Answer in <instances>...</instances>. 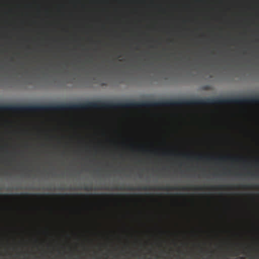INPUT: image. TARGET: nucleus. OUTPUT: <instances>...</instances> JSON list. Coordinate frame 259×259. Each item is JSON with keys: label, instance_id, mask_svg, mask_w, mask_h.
I'll use <instances>...</instances> for the list:
<instances>
[{"label": "nucleus", "instance_id": "obj_1", "mask_svg": "<svg viewBox=\"0 0 259 259\" xmlns=\"http://www.w3.org/2000/svg\"><path fill=\"white\" fill-rule=\"evenodd\" d=\"M193 106V99L179 100H164L160 101L131 102L126 103H113L101 101L86 102L83 103H62L41 105H0V111H50L79 110L90 109H118L135 108L141 107H157Z\"/></svg>", "mask_w": 259, "mask_h": 259}, {"label": "nucleus", "instance_id": "obj_2", "mask_svg": "<svg viewBox=\"0 0 259 259\" xmlns=\"http://www.w3.org/2000/svg\"><path fill=\"white\" fill-rule=\"evenodd\" d=\"M116 190H126L128 191H151V190H160V191H178V190H198L201 191L205 189L204 187L201 186H195L191 188H189L187 187H170V186H165V187H148L144 186L142 187H137L134 188L132 187H128L124 189L122 187L116 188Z\"/></svg>", "mask_w": 259, "mask_h": 259}, {"label": "nucleus", "instance_id": "obj_3", "mask_svg": "<svg viewBox=\"0 0 259 259\" xmlns=\"http://www.w3.org/2000/svg\"><path fill=\"white\" fill-rule=\"evenodd\" d=\"M230 159H231L232 160L235 161H238L240 159V158H232L230 156H223L219 157L218 159L221 161H226Z\"/></svg>", "mask_w": 259, "mask_h": 259}, {"label": "nucleus", "instance_id": "obj_4", "mask_svg": "<svg viewBox=\"0 0 259 259\" xmlns=\"http://www.w3.org/2000/svg\"><path fill=\"white\" fill-rule=\"evenodd\" d=\"M210 189L211 190H222L225 189V186H222V185H220V186H217V187L212 186V187H211L210 188Z\"/></svg>", "mask_w": 259, "mask_h": 259}, {"label": "nucleus", "instance_id": "obj_5", "mask_svg": "<svg viewBox=\"0 0 259 259\" xmlns=\"http://www.w3.org/2000/svg\"><path fill=\"white\" fill-rule=\"evenodd\" d=\"M183 156L184 157H186L187 159H190L191 158H192V156L191 155L189 154H183Z\"/></svg>", "mask_w": 259, "mask_h": 259}, {"label": "nucleus", "instance_id": "obj_6", "mask_svg": "<svg viewBox=\"0 0 259 259\" xmlns=\"http://www.w3.org/2000/svg\"><path fill=\"white\" fill-rule=\"evenodd\" d=\"M206 157L202 155H199L197 157L198 159L199 160H203Z\"/></svg>", "mask_w": 259, "mask_h": 259}, {"label": "nucleus", "instance_id": "obj_7", "mask_svg": "<svg viewBox=\"0 0 259 259\" xmlns=\"http://www.w3.org/2000/svg\"><path fill=\"white\" fill-rule=\"evenodd\" d=\"M3 196L4 197H5V198H6V199H8V198H9V197H10V195H3Z\"/></svg>", "mask_w": 259, "mask_h": 259}, {"label": "nucleus", "instance_id": "obj_8", "mask_svg": "<svg viewBox=\"0 0 259 259\" xmlns=\"http://www.w3.org/2000/svg\"><path fill=\"white\" fill-rule=\"evenodd\" d=\"M243 188L246 189H249V188L248 186H243Z\"/></svg>", "mask_w": 259, "mask_h": 259}, {"label": "nucleus", "instance_id": "obj_9", "mask_svg": "<svg viewBox=\"0 0 259 259\" xmlns=\"http://www.w3.org/2000/svg\"><path fill=\"white\" fill-rule=\"evenodd\" d=\"M214 159V158L213 157H206V159L207 160H210V159Z\"/></svg>", "mask_w": 259, "mask_h": 259}, {"label": "nucleus", "instance_id": "obj_10", "mask_svg": "<svg viewBox=\"0 0 259 259\" xmlns=\"http://www.w3.org/2000/svg\"><path fill=\"white\" fill-rule=\"evenodd\" d=\"M34 196H37L39 198L42 197V196L40 195H35Z\"/></svg>", "mask_w": 259, "mask_h": 259}, {"label": "nucleus", "instance_id": "obj_11", "mask_svg": "<svg viewBox=\"0 0 259 259\" xmlns=\"http://www.w3.org/2000/svg\"><path fill=\"white\" fill-rule=\"evenodd\" d=\"M24 196L25 197L28 198V197H29V196H30V195H29V194H25Z\"/></svg>", "mask_w": 259, "mask_h": 259}, {"label": "nucleus", "instance_id": "obj_12", "mask_svg": "<svg viewBox=\"0 0 259 259\" xmlns=\"http://www.w3.org/2000/svg\"><path fill=\"white\" fill-rule=\"evenodd\" d=\"M84 190H87V191H89V190H90V189H89L88 187H85V188H84Z\"/></svg>", "mask_w": 259, "mask_h": 259}, {"label": "nucleus", "instance_id": "obj_13", "mask_svg": "<svg viewBox=\"0 0 259 259\" xmlns=\"http://www.w3.org/2000/svg\"><path fill=\"white\" fill-rule=\"evenodd\" d=\"M61 196L64 198L65 197V195H62Z\"/></svg>", "mask_w": 259, "mask_h": 259}, {"label": "nucleus", "instance_id": "obj_14", "mask_svg": "<svg viewBox=\"0 0 259 259\" xmlns=\"http://www.w3.org/2000/svg\"><path fill=\"white\" fill-rule=\"evenodd\" d=\"M228 189V187H226V186H225V189Z\"/></svg>", "mask_w": 259, "mask_h": 259}, {"label": "nucleus", "instance_id": "obj_15", "mask_svg": "<svg viewBox=\"0 0 259 259\" xmlns=\"http://www.w3.org/2000/svg\"><path fill=\"white\" fill-rule=\"evenodd\" d=\"M118 58H120V57H121V56H120V55H119V56H118Z\"/></svg>", "mask_w": 259, "mask_h": 259}, {"label": "nucleus", "instance_id": "obj_16", "mask_svg": "<svg viewBox=\"0 0 259 259\" xmlns=\"http://www.w3.org/2000/svg\"><path fill=\"white\" fill-rule=\"evenodd\" d=\"M238 254V253H236L235 255H237Z\"/></svg>", "mask_w": 259, "mask_h": 259}]
</instances>
